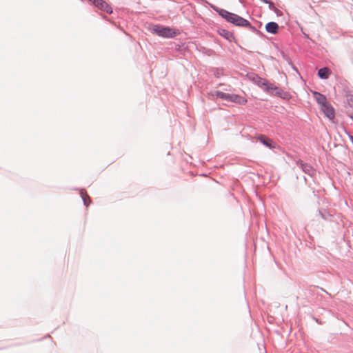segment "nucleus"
I'll return each instance as SVG.
<instances>
[{"label":"nucleus","mask_w":353,"mask_h":353,"mask_svg":"<svg viewBox=\"0 0 353 353\" xmlns=\"http://www.w3.org/2000/svg\"><path fill=\"white\" fill-rule=\"evenodd\" d=\"M80 194H81V197L83 200L84 205L88 207L91 202V200L90 199L89 196L88 195V194L86 192H84L83 191V190H81Z\"/></svg>","instance_id":"19"},{"label":"nucleus","mask_w":353,"mask_h":353,"mask_svg":"<svg viewBox=\"0 0 353 353\" xmlns=\"http://www.w3.org/2000/svg\"><path fill=\"white\" fill-rule=\"evenodd\" d=\"M209 99H212L214 97H216V98L221 99L223 100H225L228 102H230V98H231V94L230 93H225L220 90H216L214 92L211 91L208 93Z\"/></svg>","instance_id":"7"},{"label":"nucleus","mask_w":353,"mask_h":353,"mask_svg":"<svg viewBox=\"0 0 353 353\" xmlns=\"http://www.w3.org/2000/svg\"><path fill=\"white\" fill-rule=\"evenodd\" d=\"M347 116L352 119V121H353V114H347Z\"/></svg>","instance_id":"26"},{"label":"nucleus","mask_w":353,"mask_h":353,"mask_svg":"<svg viewBox=\"0 0 353 353\" xmlns=\"http://www.w3.org/2000/svg\"><path fill=\"white\" fill-rule=\"evenodd\" d=\"M257 139L265 147L270 148V149H274L276 147V144L274 141H273L270 138L267 137L265 135H259L257 137Z\"/></svg>","instance_id":"9"},{"label":"nucleus","mask_w":353,"mask_h":353,"mask_svg":"<svg viewBox=\"0 0 353 353\" xmlns=\"http://www.w3.org/2000/svg\"><path fill=\"white\" fill-rule=\"evenodd\" d=\"M331 73L332 72L330 68L327 67H323L318 70L317 75L319 79L325 80L330 77Z\"/></svg>","instance_id":"14"},{"label":"nucleus","mask_w":353,"mask_h":353,"mask_svg":"<svg viewBox=\"0 0 353 353\" xmlns=\"http://www.w3.org/2000/svg\"><path fill=\"white\" fill-rule=\"evenodd\" d=\"M232 25L239 28H245V26L250 25V21L238 14Z\"/></svg>","instance_id":"17"},{"label":"nucleus","mask_w":353,"mask_h":353,"mask_svg":"<svg viewBox=\"0 0 353 353\" xmlns=\"http://www.w3.org/2000/svg\"><path fill=\"white\" fill-rule=\"evenodd\" d=\"M303 34H304L305 38L310 39V37H309V35L307 34H305L304 32H303Z\"/></svg>","instance_id":"29"},{"label":"nucleus","mask_w":353,"mask_h":353,"mask_svg":"<svg viewBox=\"0 0 353 353\" xmlns=\"http://www.w3.org/2000/svg\"><path fill=\"white\" fill-rule=\"evenodd\" d=\"M215 76H216V77H219V73H216V74Z\"/></svg>","instance_id":"31"},{"label":"nucleus","mask_w":353,"mask_h":353,"mask_svg":"<svg viewBox=\"0 0 353 353\" xmlns=\"http://www.w3.org/2000/svg\"><path fill=\"white\" fill-rule=\"evenodd\" d=\"M268 8L270 10H273L276 8L274 4L270 0H269V3H268Z\"/></svg>","instance_id":"21"},{"label":"nucleus","mask_w":353,"mask_h":353,"mask_svg":"<svg viewBox=\"0 0 353 353\" xmlns=\"http://www.w3.org/2000/svg\"><path fill=\"white\" fill-rule=\"evenodd\" d=\"M349 138H350V141H351V142H352V143L353 145V136L349 135Z\"/></svg>","instance_id":"27"},{"label":"nucleus","mask_w":353,"mask_h":353,"mask_svg":"<svg viewBox=\"0 0 353 353\" xmlns=\"http://www.w3.org/2000/svg\"><path fill=\"white\" fill-rule=\"evenodd\" d=\"M175 50L176 51H181V50H182V47L180 45H176V47H175Z\"/></svg>","instance_id":"23"},{"label":"nucleus","mask_w":353,"mask_h":353,"mask_svg":"<svg viewBox=\"0 0 353 353\" xmlns=\"http://www.w3.org/2000/svg\"><path fill=\"white\" fill-rule=\"evenodd\" d=\"M91 3L94 7L101 12H105L108 14L113 12L112 8L106 2L105 0H92Z\"/></svg>","instance_id":"3"},{"label":"nucleus","mask_w":353,"mask_h":353,"mask_svg":"<svg viewBox=\"0 0 353 353\" xmlns=\"http://www.w3.org/2000/svg\"><path fill=\"white\" fill-rule=\"evenodd\" d=\"M272 91H276L275 95L284 100H290L292 95L290 92L283 90L282 89L276 86V88L272 89Z\"/></svg>","instance_id":"12"},{"label":"nucleus","mask_w":353,"mask_h":353,"mask_svg":"<svg viewBox=\"0 0 353 353\" xmlns=\"http://www.w3.org/2000/svg\"><path fill=\"white\" fill-rule=\"evenodd\" d=\"M230 102L234 103L239 105H245L248 102V100L245 97H241L239 94H231Z\"/></svg>","instance_id":"13"},{"label":"nucleus","mask_w":353,"mask_h":353,"mask_svg":"<svg viewBox=\"0 0 353 353\" xmlns=\"http://www.w3.org/2000/svg\"><path fill=\"white\" fill-rule=\"evenodd\" d=\"M261 1L265 3H269V0H261Z\"/></svg>","instance_id":"30"},{"label":"nucleus","mask_w":353,"mask_h":353,"mask_svg":"<svg viewBox=\"0 0 353 353\" xmlns=\"http://www.w3.org/2000/svg\"><path fill=\"white\" fill-rule=\"evenodd\" d=\"M255 74H254V76H253V77H252V81L255 84H256V81H256V79H255Z\"/></svg>","instance_id":"24"},{"label":"nucleus","mask_w":353,"mask_h":353,"mask_svg":"<svg viewBox=\"0 0 353 353\" xmlns=\"http://www.w3.org/2000/svg\"><path fill=\"white\" fill-rule=\"evenodd\" d=\"M209 6L214 11H215L221 18H223L228 23H230L231 24H233L235 19H236V16L238 15L237 14L231 12L223 8H220L212 3H209Z\"/></svg>","instance_id":"2"},{"label":"nucleus","mask_w":353,"mask_h":353,"mask_svg":"<svg viewBox=\"0 0 353 353\" xmlns=\"http://www.w3.org/2000/svg\"><path fill=\"white\" fill-rule=\"evenodd\" d=\"M149 30L152 34L165 39H174L179 34L178 30L161 24H152Z\"/></svg>","instance_id":"1"},{"label":"nucleus","mask_w":353,"mask_h":353,"mask_svg":"<svg viewBox=\"0 0 353 353\" xmlns=\"http://www.w3.org/2000/svg\"><path fill=\"white\" fill-rule=\"evenodd\" d=\"M347 101L350 107L353 106V95L347 94Z\"/></svg>","instance_id":"20"},{"label":"nucleus","mask_w":353,"mask_h":353,"mask_svg":"<svg viewBox=\"0 0 353 353\" xmlns=\"http://www.w3.org/2000/svg\"><path fill=\"white\" fill-rule=\"evenodd\" d=\"M89 1L92 2V0H88Z\"/></svg>","instance_id":"32"},{"label":"nucleus","mask_w":353,"mask_h":353,"mask_svg":"<svg viewBox=\"0 0 353 353\" xmlns=\"http://www.w3.org/2000/svg\"><path fill=\"white\" fill-rule=\"evenodd\" d=\"M255 79H256V84L260 88H263V90L265 92H270L272 89L276 88V85L270 83L267 79L259 77L258 74H255Z\"/></svg>","instance_id":"4"},{"label":"nucleus","mask_w":353,"mask_h":353,"mask_svg":"<svg viewBox=\"0 0 353 353\" xmlns=\"http://www.w3.org/2000/svg\"><path fill=\"white\" fill-rule=\"evenodd\" d=\"M312 95L320 107L328 102L326 96L319 92L313 91Z\"/></svg>","instance_id":"11"},{"label":"nucleus","mask_w":353,"mask_h":353,"mask_svg":"<svg viewBox=\"0 0 353 353\" xmlns=\"http://www.w3.org/2000/svg\"><path fill=\"white\" fill-rule=\"evenodd\" d=\"M320 108L327 119H329L330 120H332L334 118V108L329 102L321 106Z\"/></svg>","instance_id":"6"},{"label":"nucleus","mask_w":353,"mask_h":353,"mask_svg":"<svg viewBox=\"0 0 353 353\" xmlns=\"http://www.w3.org/2000/svg\"><path fill=\"white\" fill-rule=\"evenodd\" d=\"M279 28V24L274 21H270L265 25V31L272 34H277Z\"/></svg>","instance_id":"10"},{"label":"nucleus","mask_w":353,"mask_h":353,"mask_svg":"<svg viewBox=\"0 0 353 353\" xmlns=\"http://www.w3.org/2000/svg\"><path fill=\"white\" fill-rule=\"evenodd\" d=\"M232 25L239 28H245V26L250 25V21L238 14Z\"/></svg>","instance_id":"16"},{"label":"nucleus","mask_w":353,"mask_h":353,"mask_svg":"<svg viewBox=\"0 0 353 353\" xmlns=\"http://www.w3.org/2000/svg\"><path fill=\"white\" fill-rule=\"evenodd\" d=\"M200 1H201V2H203V3H207V4H208V5H209V3H210L207 0H200Z\"/></svg>","instance_id":"28"},{"label":"nucleus","mask_w":353,"mask_h":353,"mask_svg":"<svg viewBox=\"0 0 353 353\" xmlns=\"http://www.w3.org/2000/svg\"><path fill=\"white\" fill-rule=\"evenodd\" d=\"M296 163L303 172L308 175H311L314 171L313 167L310 164L305 163L301 159L298 160Z\"/></svg>","instance_id":"8"},{"label":"nucleus","mask_w":353,"mask_h":353,"mask_svg":"<svg viewBox=\"0 0 353 353\" xmlns=\"http://www.w3.org/2000/svg\"><path fill=\"white\" fill-rule=\"evenodd\" d=\"M272 11H274L277 16H281V14H282V12L276 8Z\"/></svg>","instance_id":"22"},{"label":"nucleus","mask_w":353,"mask_h":353,"mask_svg":"<svg viewBox=\"0 0 353 353\" xmlns=\"http://www.w3.org/2000/svg\"><path fill=\"white\" fill-rule=\"evenodd\" d=\"M216 32L219 35H220L221 37H222L223 39H225V40H227L229 42H232V41H234L235 43L239 47L241 48V46H239L237 43V41H236V39H235V37H234V34L233 32L225 29V28H219L216 30Z\"/></svg>","instance_id":"5"},{"label":"nucleus","mask_w":353,"mask_h":353,"mask_svg":"<svg viewBox=\"0 0 353 353\" xmlns=\"http://www.w3.org/2000/svg\"><path fill=\"white\" fill-rule=\"evenodd\" d=\"M316 216H319L322 219L326 221H331V218L332 216L327 210L323 208H319L316 210Z\"/></svg>","instance_id":"15"},{"label":"nucleus","mask_w":353,"mask_h":353,"mask_svg":"<svg viewBox=\"0 0 353 353\" xmlns=\"http://www.w3.org/2000/svg\"><path fill=\"white\" fill-rule=\"evenodd\" d=\"M245 28H248L250 31H252L253 33L256 34L260 38L263 39L265 37V35L261 31L259 30L256 27L253 26L250 22V25L245 26Z\"/></svg>","instance_id":"18"},{"label":"nucleus","mask_w":353,"mask_h":353,"mask_svg":"<svg viewBox=\"0 0 353 353\" xmlns=\"http://www.w3.org/2000/svg\"><path fill=\"white\" fill-rule=\"evenodd\" d=\"M290 64L292 65V69L295 70L296 72H298L297 68L292 63H290Z\"/></svg>","instance_id":"25"}]
</instances>
